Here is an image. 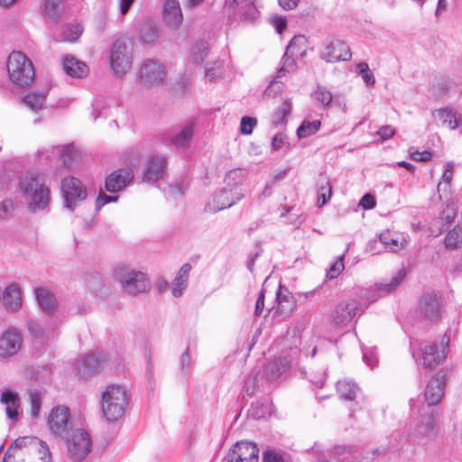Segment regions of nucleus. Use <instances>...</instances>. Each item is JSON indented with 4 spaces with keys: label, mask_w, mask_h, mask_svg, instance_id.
<instances>
[{
    "label": "nucleus",
    "mask_w": 462,
    "mask_h": 462,
    "mask_svg": "<svg viewBox=\"0 0 462 462\" xmlns=\"http://www.w3.org/2000/svg\"><path fill=\"white\" fill-rule=\"evenodd\" d=\"M20 189L29 202L32 212L44 209L50 202V189L37 172H28L20 180Z\"/></svg>",
    "instance_id": "1"
},
{
    "label": "nucleus",
    "mask_w": 462,
    "mask_h": 462,
    "mask_svg": "<svg viewBox=\"0 0 462 462\" xmlns=\"http://www.w3.org/2000/svg\"><path fill=\"white\" fill-rule=\"evenodd\" d=\"M113 275L120 283L125 293L135 296L151 289V282L146 273L127 265H117Z\"/></svg>",
    "instance_id": "2"
},
{
    "label": "nucleus",
    "mask_w": 462,
    "mask_h": 462,
    "mask_svg": "<svg viewBox=\"0 0 462 462\" xmlns=\"http://www.w3.org/2000/svg\"><path fill=\"white\" fill-rule=\"evenodd\" d=\"M127 404L126 392L120 385H107L102 393L101 409L107 420H116L121 418Z\"/></svg>",
    "instance_id": "3"
},
{
    "label": "nucleus",
    "mask_w": 462,
    "mask_h": 462,
    "mask_svg": "<svg viewBox=\"0 0 462 462\" xmlns=\"http://www.w3.org/2000/svg\"><path fill=\"white\" fill-rule=\"evenodd\" d=\"M6 67L10 79L19 87H26L34 79L33 65L21 51H13L9 55Z\"/></svg>",
    "instance_id": "4"
},
{
    "label": "nucleus",
    "mask_w": 462,
    "mask_h": 462,
    "mask_svg": "<svg viewBox=\"0 0 462 462\" xmlns=\"http://www.w3.org/2000/svg\"><path fill=\"white\" fill-rule=\"evenodd\" d=\"M361 315V304L356 300L337 303L328 317V323L337 329L347 328L357 316Z\"/></svg>",
    "instance_id": "5"
},
{
    "label": "nucleus",
    "mask_w": 462,
    "mask_h": 462,
    "mask_svg": "<svg viewBox=\"0 0 462 462\" xmlns=\"http://www.w3.org/2000/svg\"><path fill=\"white\" fill-rule=\"evenodd\" d=\"M68 456L75 462L83 460L90 451L89 434L83 429L72 430L65 438Z\"/></svg>",
    "instance_id": "6"
},
{
    "label": "nucleus",
    "mask_w": 462,
    "mask_h": 462,
    "mask_svg": "<svg viewBox=\"0 0 462 462\" xmlns=\"http://www.w3.org/2000/svg\"><path fill=\"white\" fill-rule=\"evenodd\" d=\"M64 207L73 211L78 204L86 199L88 193L80 180L66 177L61 181Z\"/></svg>",
    "instance_id": "7"
},
{
    "label": "nucleus",
    "mask_w": 462,
    "mask_h": 462,
    "mask_svg": "<svg viewBox=\"0 0 462 462\" xmlns=\"http://www.w3.org/2000/svg\"><path fill=\"white\" fill-rule=\"evenodd\" d=\"M106 363V356L105 354H88L73 364V369L79 378L88 379L98 373Z\"/></svg>",
    "instance_id": "8"
},
{
    "label": "nucleus",
    "mask_w": 462,
    "mask_h": 462,
    "mask_svg": "<svg viewBox=\"0 0 462 462\" xmlns=\"http://www.w3.org/2000/svg\"><path fill=\"white\" fill-rule=\"evenodd\" d=\"M131 57L125 39H116L110 53V64L116 74L122 76L131 67Z\"/></svg>",
    "instance_id": "9"
},
{
    "label": "nucleus",
    "mask_w": 462,
    "mask_h": 462,
    "mask_svg": "<svg viewBox=\"0 0 462 462\" xmlns=\"http://www.w3.org/2000/svg\"><path fill=\"white\" fill-rule=\"evenodd\" d=\"M409 430L411 437L413 438L414 440L437 436L439 431V427L436 414L431 412L414 420L410 424Z\"/></svg>",
    "instance_id": "10"
},
{
    "label": "nucleus",
    "mask_w": 462,
    "mask_h": 462,
    "mask_svg": "<svg viewBox=\"0 0 462 462\" xmlns=\"http://www.w3.org/2000/svg\"><path fill=\"white\" fill-rule=\"evenodd\" d=\"M48 425L51 430L61 438H65L73 428L69 410L64 406H58L51 410L48 417Z\"/></svg>",
    "instance_id": "11"
},
{
    "label": "nucleus",
    "mask_w": 462,
    "mask_h": 462,
    "mask_svg": "<svg viewBox=\"0 0 462 462\" xmlns=\"http://www.w3.org/2000/svg\"><path fill=\"white\" fill-rule=\"evenodd\" d=\"M244 197L245 193L241 189L234 191L232 189H223L214 195L212 200L206 205V208L216 213L232 207Z\"/></svg>",
    "instance_id": "12"
},
{
    "label": "nucleus",
    "mask_w": 462,
    "mask_h": 462,
    "mask_svg": "<svg viewBox=\"0 0 462 462\" xmlns=\"http://www.w3.org/2000/svg\"><path fill=\"white\" fill-rule=\"evenodd\" d=\"M449 337L445 334L442 337L440 346L437 344L426 346L422 352L423 365L426 368L433 369L446 359Z\"/></svg>",
    "instance_id": "13"
},
{
    "label": "nucleus",
    "mask_w": 462,
    "mask_h": 462,
    "mask_svg": "<svg viewBox=\"0 0 462 462\" xmlns=\"http://www.w3.org/2000/svg\"><path fill=\"white\" fill-rule=\"evenodd\" d=\"M226 458L228 462H258L259 449L254 442H236Z\"/></svg>",
    "instance_id": "14"
},
{
    "label": "nucleus",
    "mask_w": 462,
    "mask_h": 462,
    "mask_svg": "<svg viewBox=\"0 0 462 462\" xmlns=\"http://www.w3.org/2000/svg\"><path fill=\"white\" fill-rule=\"evenodd\" d=\"M138 77L142 84L152 87L163 81L165 71L157 60H148L141 66Z\"/></svg>",
    "instance_id": "15"
},
{
    "label": "nucleus",
    "mask_w": 462,
    "mask_h": 462,
    "mask_svg": "<svg viewBox=\"0 0 462 462\" xmlns=\"http://www.w3.org/2000/svg\"><path fill=\"white\" fill-rule=\"evenodd\" d=\"M296 53L285 51L282 57V65L278 69L275 78L272 80L270 85L264 91V96L267 97H274L278 93L282 92V86L276 81L277 79L282 78L296 70L297 64L294 60Z\"/></svg>",
    "instance_id": "16"
},
{
    "label": "nucleus",
    "mask_w": 462,
    "mask_h": 462,
    "mask_svg": "<svg viewBox=\"0 0 462 462\" xmlns=\"http://www.w3.org/2000/svg\"><path fill=\"white\" fill-rule=\"evenodd\" d=\"M443 303L437 294L427 292L421 295L419 303L420 314L430 319L435 320L440 318Z\"/></svg>",
    "instance_id": "17"
},
{
    "label": "nucleus",
    "mask_w": 462,
    "mask_h": 462,
    "mask_svg": "<svg viewBox=\"0 0 462 462\" xmlns=\"http://www.w3.org/2000/svg\"><path fill=\"white\" fill-rule=\"evenodd\" d=\"M134 173L129 168L115 170L106 179L105 189L106 191L116 193L123 190L132 182Z\"/></svg>",
    "instance_id": "18"
},
{
    "label": "nucleus",
    "mask_w": 462,
    "mask_h": 462,
    "mask_svg": "<svg viewBox=\"0 0 462 462\" xmlns=\"http://www.w3.org/2000/svg\"><path fill=\"white\" fill-rule=\"evenodd\" d=\"M445 380L446 374L439 372L428 383L424 393V399L429 406L437 405L440 402L444 395Z\"/></svg>",
    "instance_id": "19"
},
{
    "label": "nucleus",
    "mask_w": 462,
    "mask_h": 462,
    "mask_svg": "<svg viewBox=\"0 0 462 462\" xmlns=\"http://www.w3.org/2000/svg\"><path fill=\"white\" fill-rule=\"evenodd\" d=\"M22 336L15 329H7L0 337V356L10 357L15 355L22 346Z\"/></svg>",
    "instance_id": "20"
},
{
    "label": "nucleus",
    "mask_w": 462,
    "mask_h": 462,
    "mask_svg": "<svg viewBox=\"0 0 462 462\" xmlns=\"http://www.w3.org/2000/svg\"><path fill=\"white\" fill-rule=\"evenodd\" d=\"M351 56L350 48L341 41L329 42L321 52V58L327 62L348 60Z\"/></svg>",
    "instance_id": "21"
},
{
    "label": "nucleus",
    "mask_w": 462,
    "mask_h": 462,
    "mask_svg": "<svg viewBox=\"0 0 462 462\" xmlns=\"http://www.w3.org/2000/svg\"><path fill=\"white\" fill-rule=\"evenodd\" d=\"M164 23L171 30H177L183 22V15L178 0H166L163 5Z\"/></svg>",
    "instance_id": "22"
},
{
    "label": "nucleus",
    "mask_w": 462,
    "mask_h": 462,
    "mask_svg": "<svg viewBox=\"0 0 462 462\" xmlns=\"http://www.w3.org/2000/svg\"><path fill=\"white\" fill-rule=\"evenodd\" d=\"M166 167L165 158L161 156L151 157L143 171V180L155 182L162 178Z\"/></svg>",
    "instance_id": "23"
},
{
    "label": "nucleus",
    "mask_w": 462,
    "mask_h": 462,
    "mask_svg": "<svg viewBox=\"0 0 462 462\" xmlns=\"http://www.w3.org/2000/svg\"><path fill=\"white\" fill-rule=\"evenodd\" d=\"M34 293L44 313L51 315L56 311L58 307L56 297L47 287H37L34 289Z\"/></svg>",
    "instance_id": "24"
},
{
    "label": "nucleus",
    "mask_w": 462,
    "mask_h": 462,
    "mask_svg": "<svg viewBox=\"0 0 462 462\" xmlns=\"http://www.w3.org/2000/svg\"><path fill=\"white\" fill-rule=\"evenodd\" d=\"M433 116L438 118L443 126L450 130L458 129L462 134V117L456 111L450 108H439L433 112Z\"/></svg>",
    "instance_id": "25"
},
{
    "label": "nucleus",
    "mask_w": 462,
    "mask_h": 462,
    "mask_svg": "<svg viewBox=\"0 0 462 462\" xmlns=\"http://www.w3.org/2000/svg\"><path fill=\"white\" fill-rule=\"evenodd\" d=\"M0 402L5 406L7 418L12 420H17L19 415L18 410L21 406V399L18 393L11 390L4 391Z\"/></svg>",
    "instance_id": "26"
},
{
    "label": "nucleus",
    "mask_w": 462,
    "mask_h": 462,
    "mask_svg": "<svg viewBox=\"0 0 462 462\" xmlns=\"http://www.w3.org/2000/svg\"><path fill=\"white\" fill-rule=\"evenodd\" d=\"M27 328L30 334L40 342H46L55 337L56 328L53 324L43 327L35 320H29Z\"/></svg>",
    "instance_id": "27"
},
{
    "label": "nucleus",
    "mask_w": 462,
    "mask_h": 462,
    "mask_svg": "<svg viewBox=\"0 0 462 462\" xmlns=\"http://www.w3.org/2000/svg\"><path fill=\"white\" fill-rule=\"evenodd\" d=\"M3 304L8 311H17L22 306V299L17 285H8L3 292Z\"/></svg>",
    "instance_id": "28"
},
{
    "label": "nucleus",
    "mask_w": 462,
    "mask_h": 462,
    "mask_svg": "<svg viewBox=\"0 0 462 462\" xmlns=\"http://www.w3.org/2000/svg\"><path fill=\"white\" fill-rule=\"evenodd\" d=\"M64 71L72 78H83L88 73V67L73 56H66L63 60Z\"/></svg>",
    "instance_id": "29"
},
{
    "label": "nucleus",
    "mask_w": 462,
    "mask_h": 462,
    "mask_svg": "<svg viewBox=\"0 0 462 462\" xmlns=\"http://www.w3.org/2000/svg\"><path fill=\"white\" fill-rule=\"evenodd\" d=\"M194 134V125L191 122L184 125L178 133L171 134L170 143L177 148L186 147L189 144Z\"/></svg>",
    "instance_id": "30"
},
{
    "label": "nucleus",
    "mask_w": 462,
    "mask_h": 462,
    "mask_svg": "<svg viewBox=\"0 0 462 462\" xmlns=\"http://www.w3.org/2000/svg\"><path fill=\"white\" fill-rule=\"evenodd\" d=\"M190 270L191 265L189 263H184L180 267L171 285V292L174 297H180L187 288Z\"/></svg>",
    "instance_id": "31"
},
{
    "label": "nucleus",
    "mask_w": 462,
    "mask_h": 462,
    "mask_svg": "<svg viewBox=\"0 0 462 462\" xmlns=\"http://www.w3.org/2000/svg\"><path fill=\"white\" fill-rule=\"evenodd\" d=\"M287 366L288 362L285 359H275L265 365L263 368V375L267 381L273 382L286 371Z\"/></svg>",
    "instance_id": "32"
},
{
    "label": "nucleus",
    "mask_w": 462,
    "mask_h": 462,
    "mask_svg": "<svg viewBox=\"0 0 462 462\" xmlns=\"http://www.w3.org/2000/svg\"><path fill=\"white\" fill-rule=\"evenodd\" d=\"M405 272L403 270H400L389 282L383 283H376L375 284V291L378 294V297L385 296L392 291H393L404 280Z\"/></svg>",
    "instance_id": "33"
},
{
    "label": "nucleus",
    "mask_w": 462,
    "mask_h": 462,
    "mask_svg": "<svg viewBox=\"0 0 462 462\" xmlns=\"http://www.w3.org/2000/svg\"><path fill=\"white\" fill-rule=\"evenodd\" d=\"M277 309L276 312L280 315L289 316L296 306V301L291 293L283 294L282 291L277 292Z\"/></svg>",
    "instance_id": "34"
},
{
    "label": "nucleus",
    "mask_w": 462,
    "mask_h": 462,
    "mask_svg": "<svg viewBox=\"0 0 462 462\" xmlns=\"http://www.w3.org/2000/svg\"><path fill=\"white\" fill-rule=\"evenodd\" d=\"M356 451L357 447L354 445H336L328 451V454L334 460L345 462Z\"/></svg>",
    "instance_id": "35"
},
{
    "label": "nucleus",
    "mask_w": 462,
    "mask_h": 462,
    "mask_svg": "<svg viewBox=\"0 0 462 462\" xmlns=\"http://www.w3.org/2000/svg\"><path fill=\"white\" fill-rule=\"evenodd\" d=\"M46 96V91H33L27 94L23 101L30 109L38 112L42 108Z\"/></svg>",
    "instance_id": "36"
},
{
    "label": "nucleus",
    "mask_w": 462,
    "mask_h": 462,
    "mask_svg": "<svg viewBox=\"0 0 462 462\" xmlns=\"http://www.w3.org/2000/svg\"><path fill=\"white\" fill-rule=\"evenodd\" d=\"M337 391L340 398L346 401H353L359 391V387L353 382L338 381L337 383Z\"/></svg>",
    "instance_id": "37"
},
{
    "label": "nucleus",
    "mask_w": 462,
    "mask_h": 462,
    "mask_svg": "<svg viewBox=\"0 0 462 462\" xmlns=\"http://www.w3.org/2000/svg\"><path fill=\"white\" fill-rule=\"evenodd\" d=\"M292 103L291 99H285L282 104L273 113L272 122L273 125L278 126L287 123L286 117L291 114Z\"/></svg>",
    "instance_id": "38"
},
{
    "label": "nucleus",
    "mask_w": 462,
    "mask_h": 462,
    "mask_svg": "<svg viewBox=\"0 0 462 462\" xmlns=\"http://www.w3.org/2000/svg\"><path fill=\"white\" fill-rule=\"evenodd\" d=\"M379 239L385 248L389 251L395 252L402 247L399 236L386 230L379 235Z\"/></svg>",
    "instance_id": "39"
},
{
    "label": "nucleus",
    "mask_w": 462,
    "mask_h": 462,
    "mask_svg": "<svg viewBox=\"0 0 462 462\" xmlns=\"http://www.w3.org/2000/svg\"><path fill=\"white\" fill-rule=\"evenodd\" d=\"M445 245L449 249H457L462 245V226H456L446 236Z\"/></svg>",
    "instance_id": "40"
},
{
    "label": "nucleus",
    "mask_w": 462,
    "mask_h": 462,
    "mask_svg": "<svg viewBox=\"0 0 462 462\" xmlns=\"http://www.w3.org/2000/svg\"><path fill=\"white\" fill-rule=\"evenodd\" d=\"M159 36V29L155 24L145 23L140 29V40L144 43H152Z\"/></svg>",
    "instance_id": "41"
},
{
    "label": "nucleus",
    "mask_w": 462,
    "mask_h": 462,
    "mask_svg": "<svg viewBox=\"0 0 462 462\" xmlns=\"http://www.w3.org/2000/svg\"><path fill=\"white\" fill-rule=\"evenodd\" d=\"M53 151L60 156L65 167L72 166L77 152L71 145L53 147Z\"/></svg>",
    "instance_id": "42"
},
{
    "label": "nucleus",
    "mask_w": 462,
    "mask_h": 462,
    "mask_svg": "<svg viewBox=\"0 0 462 462\" xmlns=\"http://www.w3.org/2000/svg\"><path fill=\"white\" fill-rule=\"evenodd\" d=\"M208 45L205 42H197L190 51V61L194 64H200L208 57Z\"/></svg>",
    "instance_id": "43"
},
{
    "label": "nucleus",
    "mask_w": 462,
    "mask_h": 462,
    "mask_svg": "<svg viewBox=\"0 0 462 462\" xmlns=\"http://www.w3.org/2000/svg\"><path fill=\"white\" fill-rule=\"evenodd\" d=\"M61 0H43V10L46 16L52 21H58L61 16Z\"/></svg>",
    "instance_id": "44"
},
{
    "label": "nucleus",
    "mask_w": 462,
    "mask_h": 462,
    "mask_svg": "<svg viewBox=\"0 0 462 462\" xmlns=\"http://www.w3.org/2000/svg\"><path fill=\"white\" fill-rule=\"evenodd\" d=\"M321 123L319 120H314L312 122L303 121L297 130V135L299 138H305L317 133L320 128Z\"/></svg>",
    "instance_id": "45"
},
{
    "label": "nucleus",
    "mask_w": 462,
    "mask_h": 462,
    "mask_svg": "<svg viewBox=\"0 0 462 462\" xmlns=\"http://www.w3.org/2000/svg\"><path fill=\"white\" fill-rule=\"evenodd\" d=\"M223 62L221 60L209 61L205 67V77L208 80L213 81L222 75Z\"/></svg>",
    "instance_id": "46"
},
{
    "label": "nucleus",
    "mask_w": 462,
    "mask_h": 462,
    "mask_svg": "<svg viewBox=\"0 0 462 462\" xmlns=\"http://www.w3.org/2000/svg\"><path fill=\"white\" fill-rule=\"evenodd\" d=\"M357 73L362 77L368 88H374L375 79L366 62H359L357 64Z\"/></svg>",
    "instance_id": "47"
},
{
    "label": "nucleus",
    "mask_w": 462,
    "mask_h": 462,
    "mask_svg": "<svg viewBox=\"0 0 462 462\" xmlns=\"http://www.w3.org/2000/svg\"><path fill=\"white\" fill-rule=\"evenodd\" d=\"M314 98L319 101L324 107L330 105L332 102V94L331 92L323 86H318L316 90L313 93Z\"/></svg>",
    "instance_id": "48"
},
{
    "label": "nucleus",
    "mask_w": 462,
    "mask_h": 462,
    "mask_svg": "<svg viewBox=\"0 0 462 462\" xmlns=\"http://www.w3.org/2000/svg\"><path fill=\"white\" fill-rule=\"evenodd\" d=\"M245 21L253 22L258 16V11L254 5V0H250L241 12H236Z\"/></svg>",
    "instance_id": "49"
},
{
    "label": "nucleus",
    "mask_w": 462,
    "mask_h": 462,
    "mask_svg": "<svg viewBox=\"0 0 462 462\" xmlns=\"http://www.w3.org/2000/svg\"><path fill=\"white\" fill-rule=\"evenodd\" d=\"M82 33V29L79 25L66 26L62 31V41L76 42Z\"/></svg>",
    "instance_id": "50"
},
{
    "label": "nucleus",
    "mask_w": 462,
    "mask_h": 462,
    "mask_svg": "<svg viewBox=\"0 0 462 462\" xmlns=\"http://www.w3.org/2000/svg\"><path fill=\"white\" fill-rule=\"evenodd\" d=\"M344 257L345 254H341L337 257V261L332 263L328 271L327 276L329 279L337 278L344 270Z\"/></svg>",
    "instance_id": "51"
},
{
    "label": "nucleus",
    "mask_w": 462,
    "mask_h": 462,
    "mask_svg": "<svg viewBox=\"0 0 462 462\" xmlns=\"http://www.w3.org/2000/svg\"><path fill=\"white\" fill-rule=\"evenodd\" d=\"M256 125L257 119L255 117L244 116L240 123V132L245 135L251 134Z\"/></svg>",
    "instance_id": "52"
},
{
    "label": "nucleus",
    "mask_w": 462,
    "mask_h": 462,
    "mask_svg": "<svg viewBox=\"0 0 462 462\" xmlns=\"http://www.w3.org/2000/svg\"><path fill=\"white\" fill-rule=\"evenodd\" d=\"M307 40L303 35H295L289 42L286 51L298 54L300 49L306 45Z\"/></svg>",
    "instance_id": "53"
},
{
    "label": "nucleus",
    "mask_w": 462,
    "mask_h": 462,
    "mask_svg": "<svg viewBox=\"0 0 462 462\" xmlns=\"http://www.w3.org/2000/svg\"><path fill=\"white\" fill-rule=\"evenodd\" d=\"M245 178V171L241 169H234L227 172L226 176V180L227 181V185H230L231 182H234V185H237L243 181Z\"/></svg>",
    "instance_id": "54"
},
{
    "label": "nucleus",
    "mask_w": 462,
    "mask_h": 462,
    "mask_svg": "<svg viewBox=\"0 0 462 462\" xmlns=\"http://www.w3.org/2000/svg\"><path fill=\"white\" fill-rule=\"evenodd\" d=\"M31 415L32 418H37L41 408L40 394L36 392L30 394Z\"/></svg>",
    "instance_id": "55"
},
{
    "label": "nucleus",
    "mask_w": 462,
    "mask_h": 462,
    "mask_svg": "<svg viewBox=\"0 0 462 462\" xmlns=\"http://www.w3.org/2000/svg\"><path fill=\"white\" fill-rule=\"evenodd\" d=\"M14 210V204L11 199H5L0 202V218L5 219L10 217Z\"/></svg>",
    "instance_id": "56"
},
{
    "label": "nucleus",
    "mask_w": 462,
    "mask_h": 462,
    "mask_svg": "<svg viewBox=\"0 0 462 462\" xmlns=\"http://www.w3.org/2000/svg\"><path fill=\"white\" fill-rule=\"evenodd\" d=\"M257 387V376L255 374H249L245 380V391L248 395H252Z\"/></svg>",
    "instance_id": "57"
},
{
    "label": "nucleus",
    "mask_w": 462,
    "mask_h": 462,
    "mask_svg": "<svg viewBox=\"0 0 462 462\" xmlns=\"http://www.w3.org/2000/svg\"><path fill=\"white\" fill-rule=\"evenodd\" d=\"M27 440H28V438H26V437L16 439L14 441V443L7 449L4 458H6L8 461H12V457H11L12 450L14 448H21L24 447L26 445V443H27Z\"/></svg>",
    "instance_id": "58"
},
{
    "label": "nucleus",
    "mask_w": 462,
    "mask_h": 462,
    "mask_svg": "<svg viewBox=\"0 0 462 462\" xmlns=\"http://www.w3.org/2000/svg\"><path fill=\"white\" fill-rule=\"evenodd\" d=\"M375 205L376 202L374 197L369 193L365 194L359 201V206L364 209H372Z\"/></svg>",
    "instance_id": "59"
},
{
    "label": "nucleus",
    "mask_w": 462,
    "mask_h": 462,
    "mask_svg": "<svg viewBox=\"0 0 462 462\" xmlns=\"http://www.w3.org/2000/svg\"><path fill=\"white\" fill-rule=\"evenodd\" d=\"M117 199H118L117 196H108L106 194L100 192L97 199V201H96V208L97 209H99L105 204H107L110 202H116Z\"/></svg>",
    "instance_id": "60"
},
{
    "label": "nucleus",
    "mask_w": 462,
    "mask_h": 462,
    "mask_svg": "<svg viewBox=\"0 0 462 462\" xmlns=\"http://www.w3.org/2000/svg\"><path fill=\"white\" fill-rule=\"evenodd\" d=\"M264 309V291L262 290L257 297L254 308V316L260 317L263 314Z\"/></svg>",
    "instance_id": "61"
},
{
    "label": "nucleus",
    "mask_w": 462,
    "mask_h": 462,
    "mask_svg": "<svg viewBox=\"0 0 462 462\" xmlns=\"http://www.w3.org/2000/svg\"><path fill=\"white\" fill-rule=\"evenodd\" d=\"M273 25L279 33H282L287 26V21L284 17L275 15L272 18Z\"/></svg>",
    "instance_id": "62"
},
{
    "label": "nucleus",
    "mask_w": 462,
    "mask_h": 462,
    "mask_svg": "<svg viewBox=\"0 0 462 462\" xmlns=\"http://www.w3.org/2000/svg\"><path fill=\"white\" fill-rule=\"evenodd\" d=\"M377 134L383 140H388L393 136L395 129L391 125H383L378 130Z\"/></svg>",
    "instance_id": "63"
},
{
    "label": "nucleus",
    "mask_w": 462,
    "mask_h": 462,
    "mask_svg": "<svg viewBox=\"0 0 462 462\" xmlns=\"http://www.w3.org/2000/svg\"><path fill=\"white\" fill-rule=\"evenodd\" d=\"M263 462H283V458L280 454L267 450L263 454Z\"/></svg>",
    "instance_id": "64"
}]
</instances>
